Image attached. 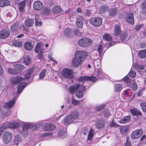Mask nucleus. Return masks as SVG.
Segmentation results:
<instances>
[{
	"label": "nucleus",
	"mask_w": 146,
	"mask_h": 146,
	"mask_svg": "<svg viewBox=\"0 0 146 146\" xmlns=\"http://www.w3.org/2000/svg\"><path fill=\"white\" fill-rule=\"evenodd\" d=\"M88 52L85 51L77 50L74 58L72 60L73 66L77 68L81 66L88 55Z\"/></svg>",
	"instance_id": "nucleus-1"
},
{
	"label": "nucleus",
	"mask_w": 146,
	"mask_h": 146,
	"mask_svg": "<svg viewBox=\"0 0 146 146\" xmlns=\"http://www.w3.org/2000/svg\"><path fill=\"white\" fill-rule=\"evenodd\" d=\"M79 114L78 112L74 111L66 115L64 120V123L66 124H69L78 118Z\"/></svg>",
	"instance_id": "nucleus-2"
},
{
	"label": "nucleus",
	"mask_w": 146,
	"mask_h": 146,
	"mask_svg": "<svg viewBox=\"0 0 146 146\" xmlns=\"http://www.w3.org/2000/svg\"><path fill=\"white\" fill-rule=\"evenodd\" d=\"M92 40L88 38L83 37L78 41L79 45L82 47H87L92 44Z\"/></svg>",
	"instance_id": "nucleus-3"
},
{
	"label": "nucleus",
	"mask_w": 146,
	"mask_h": 146,
	"mask_svg": "<svg viewBox=\"0 0 146 146\" xmlns=\"http://www.w3.org/2000/svg\"><path fill=\"white\" fill-rule=\"evenodd\" d=\"M84 86L77 84L70 86L68 88V90L70 93L73 94L77 91L78 89H82L83 91L84 90Z\"/></svg>",
	"instance_id": "nucleus-4"
},
{
	"label": "nucleus",
	"mask_w": 146,
	"mask_h": 146,
	"mask_svg": "<svg viewBox=\"0 0 146 146\" xmlns=\"http://www.w3.org/2000/svg\"><path fill=\"white\" fill-rule=\"evenodd\" d=\"M73 72L71 69L65 68L62 70V74L64 78L71 79L73 76Z\"/></svg>",
	"instance_id": "nucleus-5"
},
{
	"label": "nucleus",
	"mask_w": 146,
	"mask_h": 146,
	"mask_svg": "<svg viewBox=\"0 0 146 146\" xmlns=\"http://www.w3.org/2000/svg\"><path fill=\"white\" fill-rule=\"evenodd\" d=\"M31 123L27 122L23 123L22 126V133L23 135L25 137H27L28 135V130L30 128Z\"/></svg>",
	"instance_id": "nucleus-6"
},
{
	"label": "nucleus",
	"mask_w": 146,
	"mask_h": 146,
	"mask_svg": "<svg viewBox=\"0 0 146 146\" xmlns=\"http://www.w3.org/2000/svg\"><path fill=\"white\" fill-rule=\"evenodd\" d=\"M102 20L100 17L93 18L90 19V23L96 27H98L102 25Z\"/></svg>",
	"instance_id": "nucleus-7"
},
{
	"label": "nucleus",
	"mask_w": 146,
	"mask_h": 146,
	"mask_svg": "<svg viewBox=\"0 0 146 146\" xmlns=\"http://www.w3.org/2000/svg\"><path fill=\"white\" fill-rule=\"evenodd\" d=\"M143 133V131L141 129L136 130L132 133L131 137L133 139H137L141 136Z\"/></svg>",
	"instance_id": "nucleus-8"
},
{
	"label": "nucleus",
	"mask_w": 146,
	"mask_h": 146,
	"mask_svg": "<svg viewBox=\"0 0 146 146\" xmlns=\"http://www.w3.org/2000/svg\"><path fill=\"white\" fill-rule=\"evenodd\" d=\"M3 140L4 143L6 144L9 143L11 139V133L8 131H5L3 134Z\"/></svg>",
	"instance_id": "nucleus-9"
},
{
	"label": "nucleus",
	"mask_w": 146,
	"mask_h": 146,
	"mask_svg": "<svg viewBox=\"0 0 146 146\" xmlns=\"http://www.w3.org/2000/svg\"><path fill=\"white\" fill-rule=\"evenodd\" d=\"M44 46V44L42 42H39L36 45L35 49V51L36 53L38 54H43L44 49L42 48Z\"/></svg>",
	"instance_id": "nucleus-10"
},
{
	"label": "nucleus",
	"mask_w": 146,
	"mask_h": 146,
	"mask_svg": "<svg viewBox=\"0 0 146 146\" xmlns=\"http://www.w3.org/2000/svg\"><path fill=\"white\" fill-rule=\"evenodd\" d=\"M10 34L8 30H3L0 31V38L4 39L8 37Z\"/></svg>",
	"instance_id": "nucleus-11"
},
{
	"label": "nucleus",
	"mask_w": 146,
	"mask_h": 146,
	"mask_svg": "<svg viewBox=\"0 0 146 146\" xmlns=\"http://www.w3.org/2000/svg\"><path fill=\"white\" fill-rule=\"evenodd\" d=\"M24 78L20 76L12 77L10 80L11 82L14 84H17L19 82L23 81Z\"/></svg>",
	"instance_id": "nucleus-12"
},
{
	"label": "nucleus",
	"mask_w": 146,
	"mask_h": 146,
	"mask_svg": "<svg viewBox=\"0 0 146 146\" xmlns=\"http://www.w3.org/2000/svg\"><path fill=\"white\" fill-rule=\"evenodd\" d=\"M43 7L42 3L40 1H36L34 2L33 5V9L36 10H41Z\"/></svg>",
	"instance_id": "nucleus-13"
},
{
	"label": "nucleus",
	"mask_w": 146,
	"mask_h": 146,
	"mask_svg": "<svg viewBox=\"0 0 146 146\" xmlns=\"http://www.w3.org/2000/svg\"><path fill=\"white\" fill-rule=\"evenodd\" d=\"M55 126L53 124L50 123H47L44 125L43 128L44 130L46 131H50L54 129Z\"/></svg>",
	"instance_id": "nucleus-14"
},
{
	"label": "nucleus",
	"mask_w": 146,
	"mask_h": 146,
	"mask_svg": "<svg viewBox=\"0 0 146 146\" xmlns=\"http://www.w3.org/2000/svg\"><path fill=\"white\" fill-rule=\"evenodd\" d=\"M20 27L21 25L20 24L17 22H16L13 23L11 26V30L12 31L16 32L19 31Z\"/></svg>",
	"instance_id": "nucleus-15"
},
{
	"label": "nucleus",
	"mask_w": 146,
	"mask_h": 146,
	"mask_svg": "<svg viewBox=\"0 0 146 146\" xmlns=\"http://www.w3.org/2000/svg\"><path fill=\"white\" fill-rule=\"evenodd\" d=\"M64 34L67 37L71 38L73 37L72 30L69 28H66L64 31Z\"/></svg>",
	"instance_id": "nucleus-16"
},
{
	"label": "nucleus",
	"mask_w": 146,
	"mask_h": 146,
	"mask_svg": "<svg viewBox=\"0 0 146 146\" xmlns=\"http://www.w3.org/2000/svg\"><path fill=\"white\" fill-rule=\"evenodd\" d=\"M15 102L14 99H11L8 102H5L3 106L4 108H10L12 107Z\"/></svg>",
	"instance_id": "nucleus-17"
},
{
	"label": "nucleus",
	"mask_w": 146,
	"mask_h": 146,
	"mask_svg": "<svg viewBox=\"0 0 146 146\" xmlns=\"http://www.w3.org/2000/svg\"><path fill=\"white\" fill-rule=\"evenodd\" d=\"M126 19L127 22L133 25L134 23L133 15L132 13H128L126 17Z\"/></svg>",
	"instance_id": "nucleus-18"
},
{
	"label": "nucleus",
	"mask_w": 146,
	"mask_h": 146,
	"mask_svg": "<svg viewBox=\"0 0 146 146\" xmlns=\"http://www.w3.org/2000/svg\"><path fill=\"white\" fill-rule=\"evenodd\" d=\"M142 15L144 17H146V0H144L141 4Z\"/></svg>",
	"instance_id": "nucleus-19"
},
{
	"label": "nucleus",
	"mask_w": 146,
	"mask_h": 146,
	"mask_svg": "<svg viewBox=\"0 0 146 146\" xmlns=\"http://www.w3.org/2000/svg\"><path fill=\"white\" fill-rule=\"evenodd\" d=\"M35 69L32 68L30 69L25 75V78L24 79L28 80L31 77V75L33 74L35 71Z\"/></svg>",
	"instance_id": "nucleus-20"
},
{
	"label": "nucleus",
	"mask_w": 146,
	"mask_h": 146,
	"mask_svg": "<svg viewBox=\"0 0 146 146\" xmlns=\"http://www.w3.org/2000/svg\"><path fill=\"white\" fill-rule=\"evenodd\" d=\"M27 84L25 82H22L20 83L18 86L17 90V93H20L21 92L22 90L27 86Z\"/></svg>",
	"instance_id": "nucleus-21"
},
{
	"label": "nucleus",
	"mask_w": 146,
	"mask_h": 146,
	"mask_svg": "<svg viewBox=\"0 0 146 146\" xmlns=\"http://www.w3.org/2000/svg\"><path fill=\"white\" fill-rule=\"evenodd\" d=\"M121 31L120 25L119 24L116 25L114 30V35L115 36H118L120 35Z\"/></svg>",
	"instance_id": "nucleus-22"
},
{
	"label": "nucleus",
	"mask_w": 146,
	"mask_h": 146,
	"mask_svg": "<svg viewBox=\"0 0 146 146\" xmlns=\"http://www.w3.org/2000/svg\"><path fill=\"white\" fill-rule=\"evenodd\" d=\"M130 119V117L129 115H128L124 117L121 119L119 120L118 121L119 123H125L129 122Z\"/></svg>",
	"instance_id": "nucleus-23"
},
{
	"label": "nucleus",
	"mask_w": 146,
	"mask_h": 146,
	"mask_svg": "<svg viewBox=\"0 0 146 146\" xmlns=\"http://www.w3.org/2000/svg\"><path fill=\"white\" fill-rule=\"evenodd\" d=\"M34 23V21L33 19L28 18L25 21V25L26 27H29L33 25Z\"/></svg>",
	"instance_id": "nucleus-24"
},
{
	"label": "nucleus",
	"mask_w": 146,
	"mask_h": 146,
	"mask_svg": "<svg viewBox=\"0 0 146 146\" xmlns=\"http://www.w3.org/2000/svg\"><path fill=\"white\" fill-rule=\"evenodd\" d=\"M109 7L107 5H103L101 6L98 9L99 12L100 13H104L107 12Z\"/></svg>",
	"instance_id": "nucleus-25"
},
{
	"label": "nucleus",
	"mask_w": 146,
	"mask_h": 146,
	"mask_svg": "<svg viewBox=\"0 0 146 146\" xmlns=\"http://www.w3.org/2000/svg\"><path fill=\"white\" fill-rule=\"evenodd\" d=\"M26 4V1L25 0L21 1L19 4V9L20 11L23 12L24 11Z\"/></svg>",
	"instance_id": "nucleus-26"
},
{
	"label": "nucleus",
	"mask_w": 146,
	"mask_h": 146,
	"mask_svg": "<svg viewBox=\"0 0 146 146\" xmlns=\"http://www.w3.org/2000/svg\"><path fill=\"white\" fill-rule=\"evenodd\" d=\"M19 125V124L18 122L14 121L8 123L7 126L9 128L15 129L18 127Z\"/></svg>",
	"instance_id": "nucleus-27"
},
{
	"label": "nucleus",
	"mask_w": 146,
	"mask_h": 146,
	"mask_svg": "<svg viewBox=\"0 0 146 146\" xmlns=\"http://www.w3.org/2000/svg\"><path fill=\"white\" fill-rule=\"evenodd\" d=\"M105 122L102 120H100L96 123V126L97 128H102L104 126Z\"/></svg>",
	"instance_id": "nucleus-28"
},
{
	"label": "nucleus",
	"mask_w": 146,
	"mask_h": 146,
	"mask_svg": "<svg viewBox=\"0 0 146 146\" xmlns=\"http://www.w3.org/2000/svg\"><path fill=\"white\" fill-rule=\"evenodd\" d=\"M84 90L83 91L82 89H78V91L76 92V95L77 98H81L83 96V92L86 90V87L84 86Z\"/></svg>",
	"instance_id": "nucleus-29"
},
{
	"label": "nucleus",
	"mask_w": 146,
	"mask_h": 146,
	"mask_svg": "<svg viewBox=\"0 0 146 146\" xmlns=\"http://www.w3.org/2000/svg\"><path fill=\"white\" fill-rule=\"evenodd\" d=\"M24 48L27 50H31L33 48V45L31 42H27L25 44Z\"/></svg>",
	"instance_id": "nucleus-30"
},
{
	"label": "nucleus",
	"mask_w": 146,
	"mask_h": 146,
	"mask_svg": "<svg viewBox=\"0 0 146 146\" xmlns=\"http://www.w3.org/2000/svg\"><path fill=\"white\" fill-rule=\"evenodd\" d=\"M123 86L121 84H117L114 86V90L115 92H120L123 88Z\"/></svg>",
	"instance_id": "nucleus-31"
},
{
	"label": "nucleus",
	"mask_w": 146,
	"mask_h": 146,
	"mask_svg": "<svg viewBox=\"0 0 146 146\" xmlns=\"http://www.w3.org/2000/svg\"><path fill=\"white\" fill-rule=\"evenodd\" d=\"M138 55L141 58H145L146 57V49L142 50L139 52Z\"/></svg>",
	"instance_id": "nucleus-32"
},
{
	"label": "nucleus",
	"mask_w": 146,
	"mask_h": 146,
	"mask_svg": "<svg viewBox=\"0 0 146 146\" xmlns=\"http://www.w3.org/2000/svg\"><path fill=\"white\" fill-rule=\"evenodd\" d=\"M81 19L80 18H76V24L77 26L79 28H81L83 27V23L82 21V17H81Z\"/></svg>",
	"instance_id": "nucleus-33"
},
{
	"label": "nucleus",
	"mask_w": 146,
	"mask_h": 146,
	"mask_svg": "<svg viewBox=\"0 0 146 146\" xmlns=\"http://www.w3.org/2000/svg\"><path fill=\"white\" fill-rule=\"evenodd\" d=\"M57 134L58 136L59 137H61L62 138H64L66 135L65 131L63 130L59 131L57 133Z\"/></svg>",
	"instance_id": "nucleus-34"
},
{
	"label": "nucleus",
	"mask_w": 146,
	"mask_h": 146,
	"mask_svg": "<svg viewBox=\"0 0 146 146\" xmlns=\"http://www.w3.org/2000/svg\"><path fill=\"white\" fill-rule=\"evenodd\" d=\"M21 138L20 136L17 135L15 137L13 140L14 143L16 145H18L21 141Z\"/></svg>",
	"instance_id": "nucleus-35"
},
{
	"label": "nucleus",
	"mask_w": 146,
	"mask_h": 146,
	"mask_svg": "<svg viewBox=\"0 0 146 146\" xmlns=\"http://www.w3.org/2000/svg\"><path fill=\"white\" fill-rule=\"evenodd\" d=\"M130 111L131 113L133 115H141V113L139 110L136 109H131Z\"/></svg>",
	"instance_id": "nucleus-36"
},
{
	"label": "nucleus",
	"mask_w": 146,
	"mask_h": 146,
	"mask_svg": "<svg viewBox=\"0 0 146 146\" xmlns=\"http://www.w3.org/2000/svg\"><path fill=\"white\" fill-rule=\"evenodd\" d=\"M7 70L9 73L13 75H15L18 74V71L15 68V69H13L9 67L7 68Z\"/></svg>",
	"instance_id": "nucleus-37"
},
{
	"label": "nucleus",
	"mask_w": 146,
	"mask_h": 146,
	"mask_svg": "<svg viewBox=\"0 0 146 146\" xmlns=\"http://www.w3.org/2000/svg\"><path fill=\"white\" fill-rule=\"evenodd\" d=\"M103 47L102 44H100L98 45L97 50L99 52V55L100 56H102L104 54V52H103Z\"/></svg>",
	"instance_id": "nucleus-38"
},
{
	"label": "nucleus",
	"mask_w": 146,
	"mask_h": 146,
	"mask_svg": "<svg viewBox=\"0 0 146 146\" xmlns=\"http://www.w3.org/2000/svg\"><path fill=\"white\" fill-rule=\"evenodd\" d=\"M61 11V9L58 6L54 7L52 9V12L54 14H59Z\"/></svg>",
	"instance_id": "nucleus-39"
},
{
	"label": "nucleus",
	"mask_w": 146,
	"mask_h": 146,
	"mask_svg": "<svg viewBox=\"0 0 146 146\" xmlns=\"http://www.w3.org/2000/svg\"><path fill=\"white\" fill-rule=\"evenodd\" d=\"M104 39L106 41H110L112 40L111 36L108 34H106L103 35Z\"/></svg>",
	"instance_id": "nucleus-40"
},
{
	"label": "nucleus",
	"mask_w": 146,
	"mask_h": 146,
	"mask_svg": "<svg viewBox=\"0 0 146 146\" xmlns=\"http://www.w3.org/2000/svg\"><path fill=\"white\" fill-rule=\"evenodd\" d=\"M15 68L18 71V74L20 73L21 71L24 68V66L21 64H18L15 66Z\"/></svg>",
	"instance_id": "nucleus-41"
},
{
	"label": "nucleus",
	"mask_w": 146,
	"mask_h": 146,
	"mask_svg": "<svg viewBox=\"0 0 146 146\" xmlns=\"http://www.w3.org/2000/svg\"><path fill=\"white\" fill-rule=\"evenodd\" d=\"M94 131L93 129H91L89 131L88 139V140H91L93 137Z\"/></svg>",
	"instance_id": "nucleus-42"
},
{
	"label": "nucleus",
	"mask_w": 146,
	"mask_h": 146,
	"mask_svg": "<svg viewBox=\"0 0 146 146\" xmlns=\"http://www.w3.org/2000/svg\"><path fill=\"white\" fill-rule=\"evenodd\" d=\"M12 43L14 46L18 47H21L22 45L21 42L19 40H15Z\"/></svg>",
	"instance_id": "nucleus-43"
},
{
	"label": "nucleus",
	"mask_w": 146,
	"mask_h": 146,
	"mask_svg": "<svg viewBox=\"0 0 146 146\" xmlns=\"http://www.w3.org/2000/svg\"><path fill=\"white\" fill-rule=\"evenodd\" d=\"M10 4V2L8 0H4L1 2L0 3V7H2L7 6Z\"/></svg>",
	"instance_id": "nucleus-44"
},
{
	"label": "nucleus",
	"mask_w": 146,
	"mask_h": 146,
	"mask_svg": "<svg viewBox=\"0 0 146 146\" xmlns=\"http://www.w3.org/2000/svg\"><path fill=\"white\" fill-rule=\"evenodd\" d=\"M23 62L27 65H29L31 62V59L29 56H27L24 58Z\"/></svg>",
	"instance_id": "nucleus-45"
},
{
	"label": "nucleus",
	"mask_w": 146,
	"mask_h": 146,
	"mask_svg": "<svg viewBox=\"0 0 146 146\" xmlns=\"http://www.w3.org/2000/svg\"><path fill=\"white\" fill-rule=\"evenodd\" d=\"M46 72V69L43 70L39 74V79H42L45 76Z\"/></svg>",
	"instance_id": "nucleus-46"
},
{
	"label": "nucleus",
	"mask_w": 146,
	"mask_h": 146,
	"mask_svg": "<svg viewBox=\"0 0 146 146\" xmlns=\"http://www.w3.org/2000/svg\"><path fill=\"white\" fill-rule=\"evenodd\" d=\"M101 61L99 59H98L94 61V66L96 67L100 68L101 66Z\"/></svg>",
	"instance_id": "nucleus-47"
},
{
	"label": "nucleus",
	"mask_w": 146,
	"mask_h": 146,
	"mask_svg": "<svg viewBox=\"0 0 146 146\" xmlns=\"http://www.w3.org/2000/svg\"><path fill=\"white\" fill-rule=\"evenodd\" d=\"M74 34L75 35L77 36H80L82 35L83 33L80 31L78 29H75L74 30Z\"/></svg>",
	"instance_id": "nucleus-48"
},
{
	"label": "nucleus",
	"mask_w": 146,
	"mask_h": 146,
	"mask_svg": "<svg viewBox=\"0 0 146 146\" xmlns=\"http://www.w3.org/2000/svg\"><path fill=\"white\" fill-rule=\"evenodd\" d=\"M117 11L116 9H111L109 12V13L110 15H115L117 13Z\"/></svg>",
	"instance_id": "nucleus-49"
},
{
	"label": "nucleus",
	"mask_w": 146,
	"mask_h": 146,
	"mask_svg": "<svg viewBox=\"0 0 146 146\" xmlns=\"http://www.w3.org/2000/svg\"><path fill=\"white\" fill-rule=\"evenodd\" d=\"M140 105L143 111L145 112H146V102L141 103Z\"/></svg>",
	"instance_id": "nucleus-50"
},
{
	"label": "nucleus",
	"mask_w": 146,
	"mask_h": 146,
	"mask_svg": "<svg viewBox=\"0 0 146 146\" xmlns=\"http://www.w3.org/2000/svg\"><path fill=\"white\" fill-rule=\"evenodd\" d=\"M78 80L83 82L88 80V76H82L79 77L78 78Z\"/></svg>",
	"instance_id": "nucleus-51"
},
{
	"label": "nucleus",
	"mask_w": 146,
	"mask_h": 146,
	"mask_svg": "<svg viewBox=\"0 0 146 146\" xmlns=\"http://www.w3.org/2000/svg\"><path fill=\"white\" fill-rule=\"evenodd\" d=\"M104 74L102 72V71L101 69H98L97 71L98 78H102L104 76Z\"/></svg>",
	"instance_id": "nucleus-52"
},
{
	"label": "nucleus",
	"mask_w": 146,
	"mask_h": 146,
	"mask_svg": "<svg viewBox=\"0 0 146 146\" xmlns=\"http://www.w3.org/2000/svg\"><path fill=\"white\" fill-rule=\"evenodd\" d=\"M129 75L131 78H134L136 76V74L135 71L131 70L129 73Z\"/></svg>",
	"instance_id": "nucleus-53"
},
{
	"label": "nucleus",
	"mask_w": 146,
	"mask_h": 146,
	"mask_svg": "<svg viewBox=\"0 0 146 146\" xmlns=\"http://www.w3.org/2000/svg\"><path fill=\"white\" fill-rule=\"evenodd\" d=\"M127 36V35L125 33L122 34L120 36V39L122 41L124 40H125Z\"/></svg>",
	"instance_id": "nucleus-54"
},
{
	"label": "nucleus",
	"mask_w": 146,
	"mask_h": 146,
	"mask_svg": "<svg viewBox=\"0 0 146 146\" xmlns=\"http://www.w3.org/2000/svg\"><path fill=\"white\" fill-rule=\"evenodd\" d=\"M104 107L105 105H103L96 106V109L97 111H100L104 109Z\"/></svg>",
	"instance_id": "nucleus-55"
},
{
	"label": "nucleus",
	"mask_w": 146,
	"mask_h": 146,
	"mask_svg": "<svg viewBox=\"0 0 146 146\" xmlns=\"http://www.w3.org/2000/svg\"><path fill=\"white\" fill-rule=\"evenodd\" d=\"M104 117H109L110 114V110H107L104 111Z\"/></svg>",
	"instance_id": "nucleus-56"
},
{
	"label": "nucleus",
	"mask_w": 146,
	"mask_h": 146,
	"mask_svg": "<svg viewBox=\"0 0 146 146\" xmlns=\"http://www.w3.org/2000/svg\"><path fill=\"white\" fill-rule=\"evenodd\" d=\"M131 88L133 90H136L138 88L135 82L132 83L131 86Z\"/></svg>",
	"instance_id": "nucleus-57"
},
{
	"label": "nucleus",
	"mask_w": 146,
	"mask_h": 146,
	"mask_svg": "<svg viewBox=\"0 0 146 146\" xmlns=\"http://www.w3.org/2000/svg\"><path fill=\"white\" fill-rule=\"evenodd\" d=\"M97 80V78L96 77L94 76H91L90 77L88 76V80L94 82Z\"/></svg>",
	"instance_id": "nucleus-58"
},
{
	"label": "nucleus",
	"mask_w": 146,
	"mask_h": 146,
	"mask_svg": "<svg viewBox=\"0 0 146 146\" xmlns=\"http://www.w3.org/2000/svg\"><path fill=\"white\" fill-rule=\"evenodd\" d=\"M50 10L48 8H44L43 11V14L44 15H47L49 13Z\"/></svg>",
	"instance_id": "nucleus-59"
},
{
	"label": "nucleus",
	"mask_w": 146,
	"mask_h": 146,
	"mask_svg": "<svg viewBox=\"0 0 146 146\" xmlns=\"http://www.w3.org/2000/svg\"><path fill=\"white\" fill-rule=\"evenodd\" d=\"M72 103L74 105H78L80 104V102L78 100L72 99Z\"/></svg>",
	"instance_id": "nucleus-60"
},
{
	"label": "nucleus",
	"mask_w": 146,
	"mask_h": 146,
	"mask_svg": "<svg viewBox=\"0 0 146 146\" xmlns=\"http://www.w3.org/2000/svg\"><path fill=\"white\" fill-rule=\"evenodd\" d=\"M38 128V127L36 126L35 124L31 123V125L30 127V128H31L32 130H35Z\"/></svg>",
	"instance_id": "nucleus-61"
},
{
	"label": "nucleus",
	"mask_w": 146,
	"mask_h": 146,
	"mask_svg": "<svg viewBox=\"0 0 146 146\" xmlns=\"http://www.w3.org/2000/svg\"><path fill=\"white\" fill-rule=\"evenodd\" d=\"M135 69L137 70L144 69L145 68V66L144 65H136L135 67Z\"/></svg>",
	"instance_id": "nucleus-62"
},
{
	"label": "nucleus",
	"mask_w": 146,
	"mask_h": 146,
	"mask_svg": "<svg viewBox=\"0 0 146 146\" xmlns=\"http://www.w3.org/2000/svg\"><path fill=\"white\" fill-rule=\"evenodd\" d=\"M10 114V111L9 110H8L6 111V112L5 113H2V115L5 117H6L7 116H9Z\"/></svg>",
	"instance_id": "nucleus-63"
},
{
	"label": "nucleus",
	"mask_w": 146,
	"mask_h": 146,
	"mask_svg": "<svg viewBox=\"0 0 146 146\" xmlns=\"http://www.w3.org/2000/svg\"><path fill=\"white\" fill-rule=\"evenodd\" d=\"M142 27V25H137L135 26V27L134 28V29H135L137 31H139L141 29V28Z\"/></svg>",
	"instance_id": "nucleus-64"
}]
</instances>
